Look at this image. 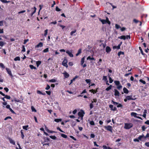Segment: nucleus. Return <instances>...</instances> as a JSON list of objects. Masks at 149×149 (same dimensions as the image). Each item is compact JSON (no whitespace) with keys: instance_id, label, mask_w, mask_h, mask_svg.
<instances>
[{"instance_id":"f257e3e1","label":"nucleus","mask_w":149,"mask_h":149,"mask_svg":"<svg viewBox=\"0 0 149 149\" xmlns=\"http://www.w3.org/2000/svg\"><path fill=\"white\" fill-rule=\"evenodd\" d=\"M124 128L126 129H129L132 127L133 125L132 123H125L124 124Z\"/></svg>"},{"instance_id":"f03ea898","label":"nucleus","mask_w":149,"mask_h":149,"mask_svg":"<svg viewBox=\"0 0 149 149\" xmlns=\"http://www.w3.org/2000/svg\"><path fill=\"white\" fill-rule=\"evenodd\" d=\"M84 114L85 112L83 110H81L80 111L78 112V115L79 117H81V119L82 120L83 119V117Z\"/></svg>"},{"instance_id":"7ed1b4c3","label":"nucleus","mask_w":149,"mask_h":149,"mask_svg":"<svg viewBox=\"0 0 149 149\" xmlns=\"http://www.w3.org/2000/svg\"><path fill=\"white\" fill-rule=\"evenodd\" d=\"M137 115L138 114L135 112H132L131 113V115L132 116L141 120H142V118L141 117L137 116Z\"/></svg>"},{"instance_id":"20e7f679","label":"nucleus","mask_w":149,"mask_h":149,"mask_svg":"<svg viewBox=\"0 0 149 149\" xmlns=\"http://www.w3.org/2000/svg\"><path fill=\"white\" fill-rule=\"evenodd\" d=\"M68 61L66 58H64V59L62 63V65L65 67L66 68L68 67V65L67 64Z\"/></svg>"},{"instance_id":"39448f33","label":"nucleus","mask_w":149,"mask_h":149,"mask_svg":"<svg viewBox=\"0 0 149 149\" xmlns=\"http://www.w3.org/2000/svg\"><path fill=\"white\" fill-rule=\"evenodd\" d=\"M104 127L107 130L110 131L111 133L113 132L112 127L111 126L108 125L107 126H105Z\"/></svg>"},{"instance_id":"423d86ee","label":"nucleus","mask_w":149,"mask_h":149,"mask_svg":"<svg viewBox=\"0 0 149 149\" xmlns=\"http://www.w3.org/2000/svg\"><path fill=\"white\" fill-rule=\"evenodd\" d=\"M0 94L3 96H4L5 98L6 99H10V96L5 95L1 91H0Z\"/></svg>"},{"instance_id":"0eeeda50","label":"nucleus","mask_w":149,"mask_h":149,"mask_svg":"<svg viewBox=\"0 0 149 149\" xmlns=\"http://www.w3.org/2000/svg\"><path fill=\"white\" fill-rule=\"evenodd\" d=\"M97 102V99H94L93 100V101H92L91 103L90 104V107L91 109H92L93 107V103L94 102L96 103Z\"/></svg>"},{"instance_id":"6e6552de","label":"nucleus","mask_w":149,"mask_h":149,"mask_svg":"<svg viewBox=\"0 0 149 149\" xmlns=\"http://www.w3.org/2000/svg\"><path fill=\"white\" fill-rule=\"evenodd\" d=\"M72 50L69 51V50H67L66 52L68 54L69 56L70 57H73V55L72 53Z\"/></svg>"},{"instance_id":"1a4fd4ad","label":"nucleus","mask_w":149,"mask_h":149,"mask_svg":"<svg viewBox=\"0 0 149 149\" xmlns=\"http://www.w3.org/2000/svg\"><path fill=\"white\" fill-rule=\"evenodd\" d=\"M6 70L7 72L8 73L11 77H12L13 75L12 74L11 71L10 70V69L6 68Z\"/></svg>"},{"instance_id":"9d476101","label":"nucleus","mask_w":149,"mask_h":149,"mask_svg":"<svg viewBox=\"0 0 149 149\" xmlns=\"http://www.w3.org/2000/svg\"><path fill=\"white\" fill-rule=\"evenodd\" d=\"M63 74L65 78H67L69 76V74L66 71H64Z\"/></svg>"},{"instance_id":"9b49d317","label":"nucleus","mask_w":149,"mask_h":149,"mask_svg":"<svg viewBox=\"0 0 149 149\" xmlns=\"http://www.w3.org/2000/svg\"><path fill=\"white\" fill-rule=\"evenodd\" d=\"M111 49L110 48L109 46H107L106 48V51L107 53H109L111 52Z\"/></svg>"},{"instance_id":"f8f14e48","label":"nucleus","mask_w":149,"mask_h":149,"mask_svg":"<svg viewBox=\"0 0 149 149\" xmlns=\"http://www.w3.org/2000/svg\"><path fill=\"white\" fill-rule=\"evenodd\" d=\"M43 46V44L42 42H40L37 45L35 46V48H38L39 47H41Z\"/></svg>"},{"instance_id":"ddd939ff","label":"nucleus","mask_w":149,"mask_h":149,"mask_svg":"<svg viewBox=\"0 0 149 149\" xmlns=\"http://www.w3.org/2000/svg\"><path fill=\"white\" fill-rule=\"evenodd\" d=\"M127 99L128 100H134L132 95L127 96L126 97Z\"/></svg>"},{"instance_id":"4468645a","label":"nucleus","mask_w":149,"mask_h":149,"mask_svg":"<svg viewBox=\"0 0 149 149\" xmlns=\"http://www.w3.org/2000/svg\"><path fill=\"white\" fill-rule=\"evenodd\" d=\"M99 19L103 24H104L107 23L106 21L104 19H102L100 18H99Z\"/></svg>"},{"instance_id":"2eb2a0df","label":"nucleus","mask_w":149,"mask_h":149,"mask_svg":"<svg viewBox=\"0 0 149 149\" xmlns=\"http://www.w3.org/2000/svg\"><path fill=\"white\" fill-rule=\"evenodd\" d=\"M114 95L118 96H119V92L117 90H115Z\"/></svg>"},{"instance_id":"dca6fc26","label":"nucleus","mask_w":149,"mask_h":149,"mask_svg":"<svg viewBox=\"0 0 149 149\" xmlns=\"http://www.w3.org/2000/svg\"><path fill=\"white\" fill-rule=\"evenodd\" d=\"M9 140L10 141V143H11L13 144V145H15V141L13 140L11 138H9Z\"/></svg>"},{"instance_id":"f3484780","label":"nucleus","mask_w":149,"mask_h":149,"mask_svg":"<svg viewBox=\"0 0 149 149\" xmlns=\"http://www.w3.org/2000/svg\"><path fill=\"white\" fill-rule=\"evenodd\" d=\"M36 8L35 7H34L33 8H32V11H33V10H34V12H32V13H31V16H32L33 15V14L36 12Z\"/></svg>"},{"instance_id":"a211bd4d","label":"nucleus","mask_w":149,"mask_h":149,"mask_svg":"<svg viewBox=\"0 0 149 149\" xmlns=\"http://www.w3.org/2000/svg\"><path fill=\"white\" fill-rule=\"evenodd\" d=\"M36 8L35 7H34L33 8H32V11H33V10H34V12H32V13H31V16H32L33 15V14L36 12Z\"/></svg>"},{"instance_id":"6ab92c4d","label":"nucleus","mask_w":149,"mask_h":149,"mask_svg":"<svg viewBox=\"0 0 149 149\" xmlns=\"http://www.w3.org/2000/svg\"><path fill=\"white\" fill-rule=\"evenodd\" d=\"M36 8L35 7H34L33 8H32V11H33V10H34V12H32V13H31V16H32L33 15V14L36 12Z\"/></svg>"},{"instance_id":"aec40b11","label":"nucleus","mask_w":149,"mask_h":149,"mask_svg":"<svg viewBox=\"0 0 149 149\" xmlns=\"http://www.w3.org/2000/svg\"><path fill=\"white\" fill-rule=\"evenodd\" d=\"M123 91L125 93L127 94L129 92L128 90L125 88L124 87L123 88Z\"/></svg>"},{"instance_id":"412c9836","label":"nucleus","mask_w":149,"mask_h":149,"mask_svg":"<svg viewBox=\"0 0 149 149\" xmlns=\"http://www.w3.org/2000/svg\"><path fill=\"white\" fill-rule=\"evenodd\" d=\"M118 38L120 39H122L124 40H125L126 39V37L125 36H122L120 37H118Z\"/></svg>"},{"instance_id":"4be33fe9","label":"nucleus","mask_w":149,"mask_h":149,"mask_svg":"<svg viewBox=\"0 0 149 149\" xmlns=\"http://www.w3.org/2000/svg\"><path fill=\"white\" fill-rule=\"evenodd\" d=\"M143 138H145V136H144V134H142V135L139 136V137H138V138L139 139V140L141 141V139Z\"/></svg>"},{"instance_id":"5701e85b","label":"nucleus","mask_w":149,"mask_h":149,"mask_svg":"<svg viewBox=\"0 0 149 149\" xmlns=\"http://www.w3.org/2000/svg\"><path fill=\"white\" fill-rule=\"evenodd\" d=\"M85 56H84L81 59V65H83V64L84 63V60H85Z\"/></svg>"},{"instance_id":"b1692460","label":"nucleus","mask_w":149,"mask_h":149,"mask_svg":"<svg viewBox=\"0 0 149 149\" xmlns=\"http://www.w3.org/2000/svg\"><path fill=\"white\" fill-rule=\"evenodd\" d=\"M120 48V45H118V46H115L113 47V49H119Z\"/></svg>"},{"instance_id":"393cba45","label":"nucleus","mask_w":149,"mask_h":149,"mask_svg":"<svg viewBox=\"0 0 149 149\" xmlns=\"http://www.w3.org/2000/svg\"><path fill=\"white\" fill-rule=\"evenodd\" d=\"M81 52V49H80L78 51L77 53L76 54V56H78Z\"/></svg>"},{"instance_id":"a878e982","label":"nucleus","mask_w":149,"mask_h":149,"mask_svg":"<svg viewBox=\"0 0 149 149\" xmlns=\"http://www.w3.org/2000/svg\"><path fill=\"white\" fill-rule=\"evenodd\" d=\"M23 130H21L20 131L21 134V137L22 139H24V134L23 132Z\"/></svg>"},{"instance_id":"bb28decb","label":"nucleus","mask_w":149,"mask_h":149,"mask_svg":"<svg viewBox=\"0 0 149 149\" xmlns=\"http://www.w3.org/2000/svg\"><path fill=\"white\" fill-rule=\"evenodd\" d=\"M147 113V111L146 110H145L143 112V116L144 118H146V113Z\"/></svg>"},{"instance_id":"cd10ccee","label":"nucleus","mask_w":149,"mask_h":149,"mask_svg":"<svg viewBox=\"0 0 149 149\" xmlns=\"http://www.w3.org/2000/svg\"><path fill=\"white\" fill-rule=\"evenodd\" d=\"M62 121V119L61 118L59 119H54V121L58 123L59 122H61Z\"/></svg>"},{"instance_id":"c85d7f7f","label":"nucleus","mask_w":149,"mask_h":149,"mask_svg":"<svg viewBox=\"0 0 149 149\" xmlns=\"http://www.w3.org/2000/svg\"><path fill=\"white\" fill-rule=\"evenodd\" d=\"M87 60H95V58L93 57H91L90 56H88L87 58Z\"/></svg>"},{"instance_id":"c756f323","label":"nucleus","mask_w":149,"mask_h":149,"mask_svg":"<svg viewBox=\"0 0 149 149\" xmlns=\"http://www.w3.org/2000/svg\"><path fill=\"white\" fill-rule=\"evenodd\" d=\"M114 82L116 85L118 86L120 84V82L118 81H114Z\"/></svg>"},{"instance_id":"7c9ffc66","label":"nucleus","mask_w":149,"mask_h":149,"mask_svg":"<svg viewBox=\"0 0 149 149\" xmlns=\"http://www.w3.org/2000/svg\"><path fill=\"white\" fill-rule=\"evenodd\" d=\"M112 86V85H110L109 87H108L106 89V90L107 91H109L111 89Z\"/></svg>"},{"instance_id":"2f4dec72","label":"nucleus","mask_w":149,"mask_h":149,"mask_svg":"<svg viewBox=\"0 0 149 149\" xmlns=\"http://www.w3.org/2000/svg\"><path fill=\"white\" fill-rule=\"evenodd\" d=\"M115 27L117 29L121 28L120 26L117 24H115Z\"/></svg>"},{"instance_id":"473e14b6","label":"nucleus","mask_w":149,"mask_h":149,"mask_svg":"<svg viewBox=\"0 0 149 149\" xmlns=\"http://www.w3.org/2000/svg\"><path fill=\"white\" fill-rule=\"evenodd\" d=\"M29 67L31 69H36V67H34V66H33V65H30Z\"/></svg>"},{"instance_id":"72a5a7b5","label":"nucleus","mask_w":149,"mask_h":149,"mask_svg":"<svg viewBox=\"0 0 149 149\" xmlns=\"http://www.w3.org/2000/svg\"><path fill=\"white\" fill-rule=\"evenodd\" d=\"M105 20L106 21L107 23L109 25L110 24V22L109 21L108 18L107 17H106V19Z\"/></svg>"},{"instance_id":"f704fd0d","label":"nucleus","mask_w":149,"mask_h":149,"mask_svg":"<svg viewBox=\"0 0 149 149\" xmlns=\"http://www.w3.org/2000/svg\"><path fill=\"white\" fill-rule=\"evenodd\" d=\"M48 29H47L46 30H45L44 31V36L45 37L47 35V33H48Z\"/></svg>"},{"instance_id":"c9c22d12","label":"nucleus","mask_w":149,"mask_h":149,"mask_svg":"<svg viewBox=\"0 0 149 149\" xmlns=\"http://www.w3.org/2000/svg\"><path fill=\"white\" fill-rule=\"evenodd\" d=\"M29 127V126L28 125H26V126H23L22 128H23L26 130H27V128Z\"/></svg>"},{"instance_id":"e433bc0d","label":"nucleus","mask_w":149,"mask_h":149,"mask_svg":"<svg viewBox=\"0 0 149 149\" xmlns=\"http://www.w3.org/2000/svg\"><path fill=\"white\" fill-rule=\"evenodd\" d=\"M14 60L15 61H20V58L19 56H17L14 58Z\"/></svg>"},{"instance_id":"4c0bfd02","label":"nucleus","mask_w":149,"mask_h":149,"mask_svg":"<svg viewBox=\"0 0 149 149\" xmlns=\"http://www.w3.org/2000/svg\"><path fill=\"white\" fill-rule=\"evenodd\" d=\"M102 61V59H100L99 61L97 62V65H101Z\"/></svg>"},{"instance_id":"58836bf2","label":"nucleus","mask_w":149,"mask_h":149,"mask_svg":"<svg viewBox=\"0 0 149 149\" xmlns=\"http://www.w3.org/2000/svg\"><path fill=\"white\" fill-rule=\"evenodd\" d=\"M61 136L64 138H66L67 137V136L64 134H61Z\"/></svg>"},{"instance_id":"ea45409f","label":"nucleus","mask_w":149,"mask_h":149,"mask_svg":"<svg viewBox=\"0 0 149 149\" xmlns=\"http://www.w3.org/2000/svg\"><path fill=\"white\" fill-rule=\"evenodd\" d=\"M124 54V52H123L120 51V52H118V55L119 56H120V55L121 54L123 55V54Z\"/></svg>"},{"instance_id":"a19ab883","label":"nucleus","mask_w":149,"mask_h":149,"mask_svg":"<svg viewBox=\"0 0 149 149\" xmlns=\"http://www.w3.org/2000/svg\"><path fill=\"white\" fill-rule=\"evenodd\" d=\"M103 80L105 81H107V82H108V81L107 80V79L106 76H104L103 78Z\"/></svg>"},{"instance_id":"79ce46f5","label":"nucleus","mask_w":149,"mask_h":149,"mask_svg":"<svg viewBox=\"0 0 149 149\" xmlns=\"http://www.w3.org/2000/svg\"><path fill=\"white\" fill-rule=\"evenodd\" d=\"M31 109L32 111H34L35 112H36V110L33 106H32L31 107Z\"/></svg>"},{"instance_id":"37998d69","label":"nucleus","mask_w":149,"mask_h":149,"mask_svg":"<svg viewBox=\"0 0 149 149\" xmlns=\"http://www.w3.org/2000/svg\"><path fill=\"white\" fill-rule=\"evenodd\" d=\"M48 51H49V48H48L45 49L43 51V52L44 53L47 52H48Z\"/></svg>"},{"instance_id":"c03bdc74","label":"nucleus","mask_w":149,"mask_h":149,"mask_svg":"<svg viewBox=\"0 0 149 149\" xmlns=\"http://www.w3.org/2000/svg\"><path fill=\"white\" fill-rule=\"evenodd\" d=\"M139 81L144 84H145L146 83V82L144 81L141 79L139 80Z\"/></svg>"},{"instance_id":"a18cd8bd","label":"nucleus","mask_w":149,"mask_h":149,"mask_svg":"<svg viewBox=\"0 0 149 149\" xmlns=\"http://www.w3.org/2000/svg\"><path fill=\"white\" fill-rule=\"evenodd\" d=\"M122 88V86L121 85H120V84H119L118 86H117V88L119 90L121 89Z\"/></svg>"},{"instance_id":"49530a36","label":"nucleus","mask_w":149,"mask_h":149,"mask_svg":"<svg viewBox=\"0 0 149 149\" xmlns=\"http://www.w3.org/2000/svg\"><path fill=\"white\" fill-rule=\"evenodd\" d=\"M5 44V43L3 41L0 42V46L2 47Z\"/></svg>"},{"instance_id":"de8ad7c7","label":"nucleus","mask_w":149,"mask_h":149,"mask_svg":"<svg viewBox=\"0 0 149 149\" xmlns=\"http://www.w3.org/2000/svg\"><path fill=\"white\" fill-rule=\"evenodd\" d=\"M89 123L91 125H95V123L93 121H90Z\"/></svg>"},{"instance_id":"09e8293b","label":"nucleus","mask_w":149,"mask_h":149,"mask_svg":"<svg viewBox=\"0 0 149 149\" xmlns=\"http://www.w3.org/2000/svg\"><path fill=\"white\" fill-rule=\"evenodd\" d=\"M109 82L110 83H111L113 82V80L112 79V78L110 77H109Z\"/></svg>"},{"instance_id":"8fccbe9b","label":"nucleus","mask_w":149,"mask_h":149,"mask_svg":"<svg viewBox=\"0 0 149 149\" xmlns=\"http://www.w3.org/2000/svg\"><path fill=\"white\" fill-rule=\"evenodd\" d=\"M41 62L40 61H37L36 62V65L38 67L39 65L41 64Z\"/></svg>"},{"instance_id":"3c124183","label":"nucleus","mask_w":149,"mask_h":149,"mask_svg":"<svg viewBox=\"0 0 149 149\" xmlns=\"http://www.w3.org/2000/svg\"><path fill=\"white\" fill-rule=\"evenodd\" d=\"M0 66L1 68H5V67L4 65L2 63H0Z\"/></svg>"},{"instance_id":"603ef678","label":"nucleus","mask_w":149,"mask_h":149,"mask_svg":"<svg viewBox=\"0 0 149 149\" xmlns=\"http://www.w3.org/2000/svg\"><path fill=\"white\" fill-rule=\"evenodd\" d=\"M76 31L75 30H74V31H72L70 33V34L71 36H72L73 35V34L75 33Z\"/></svg>"},{"instance_id":"864d4df0","label":"nucleus","mask_w":149,"mask_h":149,"mask_svg":"<svg viewBox=\"0 0 149 149\" xmlns=\"http://www.w3.org/2000/svg\"><path fill=\"white\" fill-rule=\"evenodd\" d=\"M50 137L51 139H55L56 138V137L55 136H50Z\"/></svg>"},{"instance_id":"5fc2aeb1","label":"nucleus","mask_w":149,"mask_h":149,"mask_svg":"<svg viewBox=\"0 0 149 149\" xmlns=\"http://www.w3.org/2000/svg\"><path fill=\"white\" fill-rule=\"evenodd\" d=\"M112 102L113 104L115 105H117L118 104V103L115 102L113 100L112 101Z\"/></svg>"},{"instance_id":"6e6d98bb","label":"nucleus","mask_w":149,"mask_h":149,"mask_svg":"<svg viewBox=\"0 0 149 149\" xmlns=\"http://www.w3.org/2000/svg\"><path fill=\"white\" fill-rule=\"evenodd\" d=\"M8 119H12L11 117L10 116H8L5 118L4 119V120H8Z\"/></svg>"},{"instance_id":"4d7b16f0","label":"nucleus","mask_w":149,"mask_h":149,"mask_svg":"<svg viewBox=\"0 0 149 149\" xmlns=\"http://www.w3.org/2000/svg\"><path fill=\"white\" fill-rule=\"evenodd\" d=\"M49 81L51 82H55L56 81V80L55 79H52L49 80Z\"/></svg>"},{"instance_id":"13d9d810","label":"nucleus","mask_w":149,"mask_h":149,"mask_svg":"<svg viewBox=\"0 0 149 149\" xmlns=\"http://www.w3.org/2000/svg\"><path fill=\"white\" fill-rule=\"evenodd\" d=\"M2 2L4 3H6L9 2V1H7L6 0H0Z\"/></svg>"},{"instance_id":"bf43d9fd","label":"nucleus","mask_w":149,"mask_h":149,"mask_svg":"<svg viewBox=\"0 0 149 149\" xmlns=\"http://www.w3.org/2000/svg\"><path fill=\"white\" fill-rule=\"evenodd\" d=\"M22 51L25 52V48L24 46V45H22Z\"/></svg>"},{"instance_id":"052dcab7","label":"nucleus","mask_w":149,"mask_h":149,"mask_svg":"<svg viewBox=\"0 0 149 149\" xmlns=\"http://www.w3.org/2000/svg\"><path fill=\"white\" fill-rule=\"evenodd\" d=\"M56 10L57 11H61V10L57 6L56 7Z\"/></svg>"},{"instance_id":"680f3d73","label":"nucleus","mask_w":149,"mask_h":149,"mask_svg":"<svg viewBox=\"0 0 149 149\" xmlns=\"http://www.w3.org/2000/svg\"><path fill=\"white\" fill-rule=\"evenodd\" d=\"M85 81L87 83H90V82L91 81V80L90 79H86Z\"/></svg>"},{"instance_id":"e2e57ef3","label":"nucleus","mask_w":149,"mask_h":149,"mask_svg":"<svg viewBox=\"0 0 149 149\" xmlns=\"http://www.w3.org/2000/svg\"><path fill=\"white\" fill-rule=\"evenodd\" d=\"M142 130L143 131H144L146 129V128L145 127V126H143L142 127Z\"/></svg>"},{"instance_id":"0e129e2a","label":"nucleus","mask_w":149,"mask_h":149,"mask_svg":"<svg viewBox=\"0 0 149 149\" xmlns=\"http://www.w3.org/2000/svg\"><path fill=\"white\" fill-rule=\"evenodd\" d=\"M95 137V135L93 134H91V138H93Z\"/></svg>"},{"instance_id":"69168bd1","label":"nucleus","mask_w":149,"mask_h":149,"mask_svg":"<svg viewBox=\"0 0 149 149\" xmlns=\"http://www.w3.org/2000/svg\"><path fill=\"white\" fill-rule=\"evenodd\" d=\"M50 88V86L48 85H47V86L45 88V89L46 90H48V89H49Z\"/></svg>"},{"instance_id":"338daca9","label":"nucleus","mask_w":149,"mask_h":149,"mask_svg":"<svg viewBox=\"0 0 149 149\" xmlns=\"http://www.w3.org/2000/svg\"><path fill=\"white\" fill-rule=\"evenodd\" d=\"M133 22L136 23H137L139 22V21L135 19H134L133 20Z\"/></svg>"},{"instance_id":"774afa93","label":"nucleus","mask_w":149,"mask_h":149,"mask_svg":"<svg viewBox=\"0 0 149 149\" xmlns=\"http://www.w3.org/2000/svg\"><path fill=\"white\" fill-rule=\"evenodd\" d=\"M145 145L146 146L149 147V142H146L145 143Z\"/></svg>"}]
</instances>
